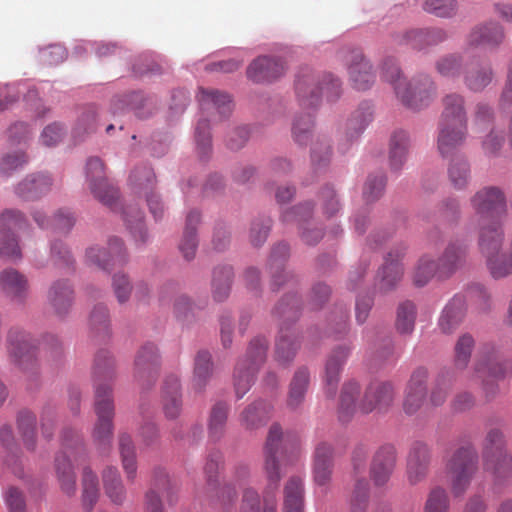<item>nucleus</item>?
I'll return each mask as SVG.
<instances>
[{
  "mask_svg": "<svg viewBox=\"0 0 512 512\" xmlns=\"http://www.w3.org/2000/svg\"><path fill=\"white\" fill-rule=\"evenodd\" d=\"M115 362L110 352L99 350L95 356L93 375L95 378V403L94 410L97 416L92 431L94 444L102 452L106 453L111 447L113 438L114 404L112 389L103 380H110L114 376Z\"/></svg>",
  "mask_w": 512,
  "mask_h": 512,
  "instance_id": "f257e3e1",
  "label": "nucleus"
},
{
  "mask_svg": "<svg viewBox=\"0 0 512 512\" xmlns=\"http://www.w3.org/2000/svg\"><path fill=\"white\" fill-rule=\"evenodd\" d=\"M323 90L329 99L338 98L341 91L340 81L330 74L320 77L311 71L299 75L296 80L295 93L299 106L309 110L304 115H297L292 124L293 138L300 145L307 144L310 139L314 127L310 110H315L319 106Z\"/></svg>",
  "mask_w": 512,
  "mask_h": 512,
  "instance_id": "f03ea898",
  "label": "nucleus"
},
{
  "mask_svg": "<svg viewBox=\"0 0 512 512\" xmlns=\"http://www.w3.org/2000/svg\"><path fill=\"white\" fill-rule=\"evenodd\" d=\"M283 453V432L278 424H273L268 432L264 447V471L267 485L264 490V506L256 490L245 489L241 512H276V492L281 479L279 457Z\"/></svg>",
  "mask_w": 512,
  "mask_h": 512,
  "instance_id": "7ed1b4c3",
  "label": "nucleus"
},
{
  "mask_svg": "<svg viewBox=\"0 0 512 512\" xmlns=\"http://www.w3.org/2000/svg\"><path fill=\"white\" fill-rule=\"evenodd\" d=\"M360 393V386L355 381L344 383L338 409L340 421L348 422L357 409L368 414L373 411H385L392 404L395 396L394 386L388 381H373L365 390L363 399L359 406H356V400Z\"/></svg>",
  "mask_w": 512,
  "mask_h": 512,
  "instance_id": "20e7f679",
  "label": "nucleus"
},
{
  "mask_svg": "<svg viewBox=\"0 0 512 512\" xmlns=\"http://www.w3.org/2000/svg\"><path fill=\"white\" fill-rule=\"evenodd\" d=\"M442 105L437 148L440 154L446 157L464 142L467 133V116L464 97L458 93L444 96Z\"/></svg>",
  "mask_w": 512,
  "mask_h": 512,
  "instance_id": "39448f33",
  "label": "nucleus"
},
{
  "mask_svg": "<svg viewBox=\"0 0 512 512\" xmlns=\"http://www.w3.org/2000/svg\"><path fill=\"white\" fill-rule=\"evenodd\" d=\"M383 78L393 85L402 104L412 110L427 107L435 97L436 85L429 76L422 75L408 82L402 78L401 71L393 59L384 62Z\"/></svg>",
  "mask_w": 512,
  "mask_h": 512,
  "instance_id": "423d86ee",
  "label": "nucleus"
},
{
  "mask_svg": "<svg viewBox=\"0 0 512 512\" xmlns=\"http://www.w3.org/2000/svg\"><path fill=\"white\" fill-rule=\"evenodd\" d=\"M479 456L475 447L466 443L456 448L445 464L451 492L455 497L465 494L478 471Z\"/></svg>",
  "mask_w": 512,
  "mask_h": 512,
  "instance_id": "0eeeda50",
  "label": "nucleus"
},
{
  "mask_svg": "<svg viewBox=\"0 0 512 512\" xmlns=\"http://www.w3.org/2000/svg\"><path fill=\"white\" fill-rule=\"evenodd\" d=\"M63 451L55 458V473L61 490L67 495H74L76 492V475L70 460H75L85 452L83 439L73 429H65L61 436Z\"/></svg>",
  "mask_w": 512,
  "mask_h": 512,
  "instance_id": "6e6552de",
  "label": "nucleus"
},
{
  "mask_svg": "<svg viewBox=\"0 0 512 512\" xmlns=\"http://www.w3.org/2000/svg\"><path fill=\"white\" fill-rule=\"evenodd\" d=\"M506 441L499 428H491L484 439L482 461L484 470L500 483L512 474V456L506 451Z\"/></svg>",
  "mask_w": 512,
  "mask_h": 512,
  "instance_id": "1a4fd4ad",
  "label": "nucleus"
},
{
  "mask_svg": "<svg viewBox=\"0 0 512 512\" xmlns=\"http://www.w3.org/2000/svg\"><path fill=\"white\" fill-rule=\"evenodd\" d=\"M267 348V340L264 337H256L249 343L244 357L237 362L233 382L238 399H241L254 383L256 373L265 362Z\"/></svg>",
  "mask_w": 512,
  "mask_h": 512,
  "instance_id": "9d476101",
  "label": "nucleus"
},
{
  "mask_svg": "<svg viewBox=\"0 0 512 512\" xmlns=\"http://www.w3.org/2000/svg\"><path fill=\"white\" fill-rule=\"evenodd\" d=\"M478 220H502L507 214V198L504 191L493 185L477 190L469 200Z\"/></svg>",
  "mask_w": 512,
  "mask_h": 512,
  "instance_id": "9b49d317",
  "label": "nucleus"
},
{
  "mask_svg": "<svg viewBox=\"0 0 512 512\" xmlns=\"http://www.w3.org/2000/svg\"><path fill=\"white\" fill-rule=\"evenodd\" d=\"M26 218L18 210L7 209L0 214V257L11 261L22 258L16 230L22 229Z\"/></svg>",
  "mask_w": 512,
  "mask_h": 512,
  "instance_id": "f8f14e48",
  "label": "nucleus"
},
{
  "mask_svg": "<svg viewBox=\"0 0 512 512\" xmlns=\"http://www.w3.org/2000/svg\"><path fill=\"white\" fill-rule=\"evenodd\" d=\"M36 349L32 336L18 328L7 335V352L12 363L23 371L33 370L36 366Z\"/></svg>",
  "mask_w": 512,
  "mask_h": 512,
  "instance_id": "ddd939ff",
  "label": "nucleus"
},
{
  "mask_svg": "<svg viewBox=\"0 0 512 512\" xmlns=\"http://www.w3.org/2000/svg\"><path fill=\"white\" fill-rule=\"evenodd\" d=\"M86 261L88 264L95 265L104 271H110L126 264L128 255L123 241L118 237H111L108 240L107 247L98 245L89 247L86 250Z\"/></svg>",
  "mask_w": 512,
  "mask_h": 512,
  "instance_id": "4468645a",
  "label": "nucleus"
},
{
  "mask_svg": "<svg viewBox=\"0 0 512 512\" xmlns=\"http://www.w3.org/2000/svg\"><path fill=\"white\" fill-rule=\"evenodd\" d=\"M86 177L94 197L114 210L117 206L118 190L108 183L104 165L99 158L93 157L87 161Z\"/></svg>",
  "mask_w": 512,
  "mask_h": 512,
  "instance_id": "2eb2a0df",
  "label": "nucleus"
},
{
  "mask_svg": "<svg viewBox=\"0 0 512 512\" xmlns=\"http://www.w3.org/2000/svg\"><path fill=\"white\" fill-rule=\"evenodd\" d=\"M130 181L135 187L144 191L148 208L155 220L161 219L164 214V204L160 196L153 191L155 175L152 169L147 166L135 169L130 175Z\"/></svg>",
  "mask_w": 512,
  "mask_h": 512,
  "instance_id": "dca6fc26",
  "label": "nucleus"
},
{
  "mask_svg": "<svg viewBox=\"0 0 512 512\" xmlns=\"http://www.w3.org/2000/svg\"><path fill=\"white\" fill-rule=\"evenodd\" d=\"M431 450L427 444L414 442L409 450L406 463V476L409 484L417 485L425 480L429 472Z\"/></svg>",
  "mask_w": 512,
  "mask_h": 512,
  "instance_id": "f3484780",
  "label": "nucleus"
},
{
  "mask_svg": "<svg viewBox=\"0 0 512 512\" xmlns=\"http://www.w3.org/2000/svg\"><path fill=\"white\" fill-rule=\"evenodd\" d=\"M397 462V452L393 445L381 446L374 454L370 465V477L376 487L388 483Z\"/></svg>",
  "mask_w": 512,
  "mask_h": 512,
  "instance_id": "a211bd4d",
  "label": "nucleus"
},
{
  "mask_svg": "<svg viewBox=\"0 0 512 512\" xmlns=\"http://www.w3.org/2000/svg\"><path fill=\"white\" fill-rule=\"evenodd\" d=\"M406 248L401 245L393 248L386 256L385 262L378 273L379 281L376 286L381 292H388L396 287L403 276L400 260L405 255Z\"/></svg>",
  "mask_w": 512,
  "mask_h": 512,
  "instance_id": "6ab92c4d",
  "label": "nucleus"
},
{
  "mask_svg": "<svg viewBox=\"0 0 512 512\" xmlns=\"http://www.w3.org/2000/svg\"><path fill=\"white\" fill-rule=\"evenodd\" d=\"M475 372L478 377L483 378L485 390L488 391L487 378L491 377L495 380L504 378L512 373V363L501 360L494 350L481 352L476 358Z\"/></svg>",
  "mask_w": 512,
  "mask_h": 512,
  "instance_id": "aec40b11",
  "label": "nucleus"
},
{
  "mask_svg": "<svg viewBox=\"0 0 512 512\" xmlns=\"http://www.w3.org/2000/svg\"><path fill=\"white\" fill-rule=\"evenodd\" d=\"M349 79L357 90H367L375 82V74L370 62L361 51L353 50L347 58Z\"/></svg>",
  "mask_w": 512,
  "mask_h": 512,
  "instance_id": "412c9836",
  "label": "nucleus"
},
{
  "mask_svg": "<svg viewBox=\"0 0 512 512\" xmlns=\"http://www.w3.org/2000/svg\"><path fill=\"white\" fill-rule=\"evenodd\" d=\"M503 240L502 220H479L478 245L485 257L499 253Z\"/></svg>",
  "mask_w": 512,
  "mask_h": 512,
  "instance_id": "4be33fe9",
  "label": "nucleus"
},
{
  "mask_svg": "<svg viewBox=\"0 0 512 512\" xmlns=\"http://www.w3.org/2000/svg\"><path fill=\"white\" fill-rule=\"evenodd\" d=\"M111 109L113 115H120L131 110L138 118H146L152 114L154 105L152 100L145 98L142 93L132 92L114 97Z\"/></svg>",
  "mask_w": 512,
  "mask_h": 512,
  "instance_id": "5701e85b",
  "label": "nucleus"
},
{
  "mask_svg": "<svg viewBox=\"0 0 512 512\" xmlns=\"http://www.w3.org/2000/svg\"><path fill=\"white\" fill-rule=\"evenodd\" d=\"M27 277L14 268L0 273V289L12 301L23 303L29 294Z\"/></svg>",
  "mask_w": 512,
  "mask_h": 512,
  "instance_id": "b1692460",
  "label": "nucleus"
},
{
  "mask_svg": "<svg viewBox=\"0 0 512 512\" xmlns=\"http://www.w3.org/2000/svg\"><path fill=\"white\" fill-rule=\"evenodd\" d=\"M285 71L284 63L276 57L261 56L247 68V76L254 82H268L280 77Z\"/></svg>",
  "mask_w": 512,
  "mask_h": 512,
  "instance_id": "393cba45",
  "label": "nucleus"
},
{
  "mask_svg": "<svg viewBox=\"0 0 512 512\" xmlns=\"http://www.w3.org/2000/svg\"><path fill=\"white\" fill-rule=\"evenodd\" d=\"M333 454V447L327 442H320L315 448L313 478L319 486H326L331 480L334 467Z\"/></svg>",
  "mask_w": 512,
  "mask_h": 512,
  "instance_id": "a878e982",
  "label": "nucleus"
},
{
  "mask_svg": "<svg viewBox=\"0 0 512 512\" xmlns=\"http://www.w3.org/2000/svg\"><path fill=\"white\" fill-rule=\"evenodd\" d=\"M394 43L397 45H409L413 49H423L426 45L436 44L445 39L442 30H410L398 32L393 35Z\"/></svg>",
  "mask_w": 512,
  "mask_h": 512,
  "instance_id": "bb28decb",
  "label": "nucleus"
},
{
  "mask_svg": "<svg viewBox=\"0 0 512 512\" xmlns=\"http://www.w3.org/2000/svg\"><path fill=\"white\" fill-rule=\"evenodd\" d=\"M349 355L346 347H338L329 355L325 365V391L328 397H334L337 391L340 372Z\"/></svg>",
  "mask_w": 512,
  "mask_h": 512,
  "instance_id": "cd10ccee",
  "label": "nucleus"
},
{
  "mask_svg": "<svg viewBox=\"0 0 512 512\" xmlns=\"http://www.w3.org/2000/svg\"><path fill=\"white\" fill-rule=\"evenodd\" d=\"M53 184L48 174H31L23 179L16 187V193L24 200H36L46 195Z\"/></svg>",
  "mask_w": 512,
  "mask_h": 512,
  "instance_id": "c85d7f7f",
  "label": "nucleus"
},
{
  "mask_svg": "<svg viewBox=\"0 0 512 512\" xmlns=\"http://www.w3.org/2000/svg\"><path fill=\"white\" fill-rule=\"evenodd\" d=\"M158 366L157 348L152 343L143 345L135 358V377L138 381L154 379Z\"/></svg>",
  "mask_w": 512,
  "mask_h": 512,
  "instance_id": "c756f323",
  "label": "nucleus"
},
{
  "mask_svg": "<svg viewBox=\"0 0 512 512\" xmlns=\"http://www.w3.org/2000/svg\"><path fill=\"white\" fill-rule=\"evenodd\" d=\"M273 406L263 400L248 405L240 414V424L246 430H255L265 425L270 419Z\"/></svg>",
  "mask_w": 512,
  "mask_h": 512,
  "instance_id": "7c9ffc66",
  "label": "nucleus"
},
{
  "mask_svg": "<svg viewBox=\"0 0 512 512\" xmlns=\"http://www.w3.org/2000/svg\"><path fill=\"white\" fill-rule=\"evenodd\" d=\"M162 402L166 418L175 419L180 415L182 399L180 382L176 375H170L165 379L162 390Z\"/></svg>",
  "mask_w": 512,
  "mask_h": 512,
  "instance_id": "2f4dec72",
  "label": "nucleus"
},
{
  "mask_svg": "<svg viewBox=\"0 0 512 512\" xmlns=\"http://www.w3.org/2000/svg\"><path fill=\"white\" fill-rule=\"evenodd\" d=\"M467 247L459 241L450 242L438 259V277L446 278L452 275L464 259Z\"/></svg>",
  "mask_w": 512,
  "mask_h": 512,
  "instance_id": "473e14b6",
  "label": "nucleus"
},
{
  "mask_svg": "<svg viewBox=\"0 0 512 512\" xmlns=\"http://www.w3.org/2000/svg\"><path fill=\"white\" fill-rule=\"evenodd\" d=\"M493 72L488 64H481L473 57H470L465 68L464 82L471 91H482L490 84Z\"/></svg>",
  "mask_w": 512,
  "mask_h": 512,
  "instance_id": "72a5a7b5",
  "label": "nucleus"
},
{
  "mask_svg": "<svg viewBox=\"0 0 512 512\" xmlns=\"http://www.w3.org/2000/svg\"><path fill=\"white\" fill-rule=\"evenodd\" d=\"M465 301L462 296H455L443 309L438 326L443 333H452L459 327L465 316Z\"/></svg>",
  "mask_w": 512,
  "mask_h": 512,
  "instance_id": "f704fd0d",
  "label": "nucleus"
},
{
  "mask_svg": "<svg viewBox=\"0 0 512 512\" xmlns=\"http://www.w3.org/2000/svg\"><path fill=\"white\" fill-rule=\"evenodd\" d=\"M310 383V373L307 368L300 367L294 373L289 384V391L287 396V407L291 410L299 409L307 393Z\"/></svg>",
  "mask_w": 512,
  "mask_h": 512,
  "instance_id": "c9c22d12",
  "label": "nucleus"
},
{
  "mask_svg": "<svg viewBox=\"0 0 512 512\" xmlns=\"http://www.w3.org/2000/svg\"><path fill=\"white\" fill-rule=\"evenodd\" d=\"M222 463V455L219 451H213L209 454L207 462L204 467V472L207 478L209 491L216 492L217 496L224 498L227 496L228 500L233 499L236 493L233 489L224 486L219 487L218 473Z\"/></svg>",
  "mask_w": 512,
  "mask_h": 512,
  "instance_id": "e433bc0d",
  "label": "nucleus"
},
{
  "mask_svg": "<svg viewBox=\"0 0 512 512\" xmlns=\"http://www.w3.org/2000/svg\"><path fill=\"white\" fill-rule=\"evenodd\" d=\"M197 98L202 110L209 111L211 108H215L222 116H226L232 111L231 98L225 92L200 88Z\"/></svg>",
  "mask_w": 512,
  "mask_h": 512,
  "instance_id": "4c0bfd02",
  "label": "nucleus"
},
{
  "mask_svg": "<svg viewBox=\"0 0 512 512\" xmlns=\"http://www.w3.org/2000/svg\"><path fill=\"white\" fill-rule=\"evenodd\" d=\"M213 374L212 356L208 351H198L194 358L192 387L201 392L205 389Z\"/></svg>",
  "mask_w": 512,
  "mask_h": 512,
  "instance_id": "58836bf2",
  "label": "nucleus"
},
{
  "mask_svg": "<svg viewBox=\"0 0 512 512\" xmlns=\"http://www.w3.org/2000/svg\"><path fill=\"white\" fill-rule=\"evenodd\" d=\"M471 55L468 53L464 54H447L440 57L436 63V71L443 77L456 78L462 74H465V68L468 65Z\"/></svg>",
  "mask_w": 512,
  "mask_h": 512,
  "instance_id": "ea45409f",
  "label": "nucleus"
},
{
  "mask_svg": "<svg viewBox=\"0 0 512 512\" xmlns=\"http://www.w3.org/2000/svg\"><path fill=\"white\" fill-rule=\"evenodd\" d=\"M73 290L67 281H57L52 284L48 291V301L54 312L62 316L71 307Z\"/></svg>",
  "mask_w": 512,
  "mask_h": 512,
  "instance_id": "a19ab883",
  "label": "nucleus"
},
{
  "mask_svg": "<svg viewBox=\"0 0 512 512\" xmlns=\"http://www.w3.org/2000/svg\"><path fill=\"white\" fill-rule=\"evenodd\" d=\"M504 39L502 27L496 23L475 28L469 35L468 43L471 46L495 47Z\"/></svg>",
  "mask_w": 512,
  "mask_h": 512,
  "instance_id": "79ce46f5",
  "label": "nucleus"
},
{
  "mask_svg": "<svg viewBox=\"0 0 512 512\" xmlns=\"http://www.w3.org/2000/svg\"><path fill=\"white\" fill-rule=\"evenodd\" d=\"M200 222V214L197 211H191L186 217L183 237L179 244V249L186 260L194 258L198 241L196 237V227Z\"/></svg>",
  "mask_w": 512,
  "mask_h": 512,
  "instance_id": "37998d69",
  "label": "nucleus"
},
{
  "mask_svg": "<svg viewBox=\"0 0 512 512\" xmlns=\"http://www.w3.org/2000/svg\"><path fill=\"white\" fill-rule=\"evenodd\" d=\"M299 347L297 336L290 327L281 328L280 335L276 341L275 358L279 363L290 362Z\"/></svg>",
  "mask_w": 512,
  "mask_h": 512,
  "instance_id": "c03bdc74",
  "label": "nucleus"
},
{
  "mask_svg": "<svg viewBox=\"0 0 512 512\" xmlns=\"http://www.w3.org/2000/svg\"><path fill=\"white\" fill-rule=\"evenodd\" d=\"M289 256V246L286 243L277 244L269 258V268L272 272L273 285L278 288L283 284L282 279L292 278V276L285 272L284 262Z\"/></svg>",
  "mask_w": 512,
  "mask_h": 512,
  "instance_id": "a18cd8bd",
  "label": "nucleus"
},
{
  "mask_svg": "<svg viewBox=\"0 0 512 512\" xmlns=\"http://www.w3.org/2000/svg\"><path fill=\"white\" fill-rule=\"evenodd\" d=\"M303 482L299 477H291L284 487V512H303Z\"/></svg>",
  "mask_w": 512,
  "mask_h": 512,
  "instance_id": "49530a36",
  "label": "nucleus"
},
{
  "mask_svg": "<svg viewBox=\"0 0 512 512\" xmlns=\"http://www.w3.org/2000/svg\"><path fill=\"white\" fill-rule=\"evenodd\" d=\"M102 477L106 495L111 502L121 505L125 500L126 492L118 470L115 467H107Z\"/></svg>",
  "mask_w": 512,
  "mask_h": 512,
  "instance_id": "de8ad7c7",
  "label": "nucleus"
},
{
  "mask_svg": "<svg viewBox=\"0 0 512 512\" xmlns=\"http://www.w3.org/2000/svg\"><path fill=\"white\" fill-rule=\"evenodd\" d=\"M33 219L41 228H49L52 227L54 230L59 231L61 233L68 232L74 225L75 219L69 211L60 210L57 214H55L54 218L51 220L45 216V214L41 211L33 212Z\"/></svg>",
  "mask_w": 512,
  "mask_h": 512,
  "instance_id": "09e8293b",
  "label": "nucleus"
},
{
  "mask_svg": "<svg viewBox=\"0 0 512 512\" xmlns=\"http://www.w3.org/2000/svg\"><path fill=\"white\" fill-rule=\"evenodd\" d=\"M81 483L82 505L86 511L90 512L99 497L98 477L89 467H85L82 472Z\"/></svg>",
  "mask_w": 512,
  "mask_h": 512,
  "instance_id": "8fccbe9b",
  "label": "nucleus"
},
{
  "mask_svg": "<svg viewBox=\"0 0 512 512\" xmlns=\"http://www.w3.org/2000/svg\"><path fill=\"white\" fill-rule=\"evenodd\" d=\"M409 147L408 134L403 130L395 131L390 139L389 160L393 169H399L404 161Z\"/></svg>",
  "mask_w": 512,
  "mask_h": 512,
  "instance_id": "3c124183",
  "label": "nucleus"
},
{
  "mask_svg": "<svg viewBox=\"0 0 512 512\" xmlns=\"http://www.w3.org/2000/svg\"><path fill=\"white\" fill-rule=\"evenodd\" d=\"M233 270L231 266L217 267L213 271L212 294L218 301H224L230 293Z\"/></svg>",
  "mask_w": 512,
  "mask_h": 512,
  "instance_id": "603ef678",
  "label": "nucleus"
},
{
  "mask_svg": "<svg viewBox=\"0 0 512 512\" xmlns=\"http://www.w3.org/2000/svg\"><path fill=\"white\" fill-rule=\"evenodd\" d=\"M119 450L122 459L123 469L127 474L128 480H133L136 476V453L131 436L127 433H121L119 436Z\"/></svg>",
  "mask_w": 512,
  "mask_h": 512,
  "instance_id": "864d4df0",
  "label": "nucleus"
},
{
  "mask_svg": "<svg viewBox=\"0 0 512 512\" xmlns=\"http://www.w3.org/2000/svg\"><path fill=\"white\" fill-rule=\"evenodd\" d=\"M448 178L455 189H465L470 181V166L467 161L461 157L452 159L448 167Z\"/></svg>",
  "mask_w": 512,
  "mask_h": 512,
  "instance_id": "5fc2aeb1",
  "label": "nucleus"
},
{
  "mask_svg": "<svg viewBox=\"0 0 512 512\" xmlns=\"http://www.w3.org/2000/svg\"><path fill=\"white\" fill-rule=\"evenodd\" d=\"M124 221L133 235L135 241L145 243L148 234L143 223V213L133 206H127L123 210Z\"/></svg>",
  "mask_w": 512,
  "mask_h": 512,
  "instance_id": "6e6d98bb",
  "label": "nucleus"
},
{
  "mask_svg": "<svg viewBox=\"0 0 512 512\" xmlns=\"http://www.w3.org/2000/svg\"><path fill=\"white\" fill-rule=\"evenodd\" d=\"M228 411L229 406L225 402H217L213 405L208 421V430L212 438L219 439L223 435Z\"/></svg>",
  "mask_w": 512,
  "mask_h": 512,
  "instance_id": "4d7b16f0",
  "label": "nucleus"
},
{
  "mask_svg": "<svg viewBox=\"0 0 512 512\" xmlns=\"http://www.w3.org/2000/svg\"><path fill=\"white\" fill-rule=\"evenodd\" d=\"M475 341L470 334L461 335L454 347V367L463 370L468 366Z\"/></svg>",
  "mask_w": 512,
  "mask_h": 512,
  "instance_id": "13d9d810",
  "label": "nucleus"
},
{
  "mask_svg": "<svg viewBox=\"0 0 512 512\" xmlns=\"http://www.w3.org/2000/svg\"><path fill=\"white\" fill-rule=\"evenodd\" d=\"M18 429L25 446L33 450L36 443V416L28 410L21 411L18 415Z\"/></svg>",
  "mask_w": 512,
  "mask_h": 512,
  "instance_id": "bf43d9fd",
  "label": "nucleus"
},
{
  "mask_svg": "<svg viewBox=\"0 0 512 512\" xmlns=\"http://www.w3.org/2000/svg\"><path fill=\"white\" fill-rule=\"evenodd\" d=\"M372 108L369 104L360 106L347 122V130L351 139L357 138L372 120Z\"/></svg>",
  "mask_w": 512,
  "mask_h": 512,
  "instance_id": "052dcab7",
  "label": "nucleus"
},
{
  "mask_svg": "<svg viewBox=\"0 0 512 512\" xmlns=\"http://www.w3.org/2000/svg\"><path fill=\"white\" fill-rule=\"evenodd\" d=\"M96 128L97 110L94 106H89L78 117L73 129V137L81 141L85 135L95 132Z\"/></svg>",
  "mask_w": 512,
  "mask_h": 512,
  "instance_id": "680f3d73",
  "label": "nucleus"
},
{
  "mask_svg": "<svg viewBox=\"0 0 512 512\" xmlns=\"http://www.w3.org/2000/svg\"><path fill=\"white\" fill-rule=\"evenodd\" d=\"M416 307L410 301L399 304L396 315V329L401 334H410L414 330Z\"/></svg>",
  "mask_w": 512,
  "mask_h": 512,
  "instance_id": "e2e57ef3",
  "label": "nucleus"
},
{
  "mask_svg": "<svg viewBox=\"0 0 512 512\" xmlns=\"http://www.w3.org/2000/svg\"><path fill=\"white\" fill-rule=\"evenodd\" d=\"M370 485L366 478H358L354 484L350 499V512H366L369 501Z\"/></svg>",
  "mask_w": 512,
  "mask_h": 512,
  "instance_id": "0e129e2a",
  "label": "nucleus"
},
{
  "mask_svg": "<svg viewBox=\"0 0 512 512\" xmlns=\"http://www.w3.org/2000/svg\"><path fill=\"white\" fill-rule=\"evenodd\" d=\"M438 275V264L431 257L422 256L415 268L413 282L417 286L426 285L433 276Z\"/></svg>",
  "mask_w": 512,
  "mask_h": 512,
  "instance_id": "69168bd1",
  "label": "nucleus"
},
{
  "mask_svg": "<svg viewBox=\"0 0 512 512\" xmlns=\"http://www.w3.org/2000/svg\"><path fill=\"white\" fill-rule=\"evenodd\" d=\"M488 269L495 279L512 274V257L509 255L492 254L486 257Z\"/></svg>",
  "mask_w": 512,
  "mask_h": 512,
  "instance_id": "338daca9",
  "label": "nucleus"
},
{
  "mask_svg": "<svg viewBox=\"0 0 512 512\" xmlns=\"http://www.w3.org/2000/svg\"><path fill=\"white\" fill-rule=\"evenodd\" d=\"M450 503L447 492L441 487L433 488L428 494L424 512H449Z\"/></svg>",
  "mask_w": 512,
  "mask_h": 512,
  "instance_id": "774afa93",
  "label": "nucleus"
}]
</instances>
